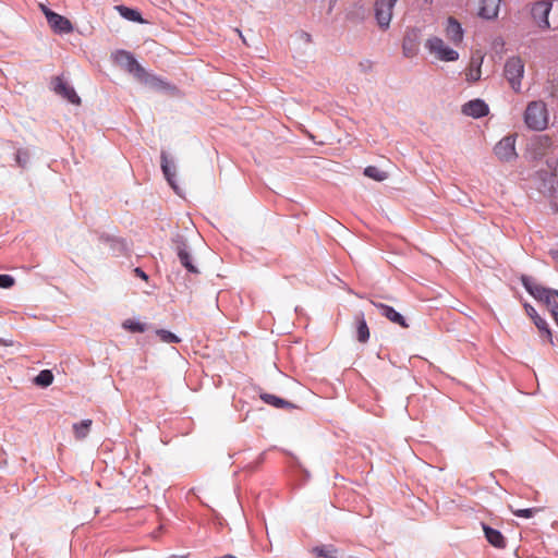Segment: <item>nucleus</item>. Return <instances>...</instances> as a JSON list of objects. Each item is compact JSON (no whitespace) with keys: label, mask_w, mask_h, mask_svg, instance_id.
I'll return each mask as SVG.
<instances>
[{"label":"nucleus","mask_w":558,"mask_h":558,"mask_svg":"<svg viewBox=\"0 0 558 558\" xmlns=\"http://www.w3.org/2000/svg\"><path fill=\"white\" fill-rule=\"evenodd\" d=\"M520 279L526 291L535 300L542 302L550 312V314H553L554 311H558V290L543 287L542 284L535 282L533 278L526 275H522Z\"/></svg>","instance_id":"f257e3e1"},{"label":"nucleus","mask_w":558,"mask_h":558,"mask_svg":"<svg viewBox=\"0 0 558 558\" xmlns=\"http://www.w3.org/2000/svg\"><path fill=\"white\" fill-rule=\"evenodd\" d=\"M525 125L534 131H544L549 124V112L543 100H534L527 104L524 114Z\"/></svg>","instance_id":"f03ea898"},{"label":"nucleus","mask_w":558,"mask_h":558,"mask_svg":"<svg viewBox=\"0 0 558 558\" xmlns=\"http://www.w3.org/2000/svg\"><path fill=\"white\" fill-rule=\"evenodd\" d=\"M525 62L520 56L509 57L504 65V75L508 81L510 87L519 93L521 90V83L524 76Z\"/></svg>","instance_id":"7ed1b4c3"},{"label":"nucleus","mask_w":558,"mask_h":558,"mask_svg":"<svg viewBox=\"0 0 558 558\" xmlns=\"http://www.w3.org/2000/svg\"><path fill=\"white\" fill-rule=\"evenodd\" d=\"M425 47L432 53L435 56L436 59L440 61H456L459 58V53L448 47L444 40L439 37H432L426 40Z\"/></svg>","instance_id":"20e7f679"},{"label":"nucleus","mask_w":558,"mask_h":558,"mask_svg":"<svg viewBox=\"0 0 558 558\" xmlns=\"http://www.w3.org/2000/svg\"><path fill=\"white\" fill-rule=\"evenodd\" d=\"M396 2L397 0H376L374 4L377 24L384 31L390 25Z\"/></svg>","instance_id":"39448f33"},{"label":"nucleus","mask_w":558,"mask_h":558,"mask_svg":"<svg viewBox=\"0 0 558 558\" xmlns=\"http://www.w3.org/2000/svg\"><path fill=\"white\" fill-rule=\"evenodd\" d=\"M551 10L550 0H538L531 5V16L541 29L550 27L548 15Z\"/></svg>","instance_id":"423d86ee"},{"label":"nucleus","mask_w":558,"mask_h":558,"mask_svg":"<svg viewBox=\"0 0 558 558\" xmlns=\"http://www.w3.org/2000/svg\"><path fill=\"white\" fill-rule=\"evenodd\" d=\"M494 153L501 161H510L517 157L515 136L508 135L501 138L494 147Z\"/></svg>","instance_id":"0eeeda50"},{"label":"nucleus","mask_w":558,"mask_h":558,"mask_svg":"<svg viewBox=\"0 0 558 558\" xmlns=\"http://www.w3.org/2000/svg\"><path fill=\"white\" fill-rule=\"evenodd\" d=\"M523 306L526 315L532 319L535 327L537 328L539 336L543 339H546L549 343H553V335L547 322L538 315L536 310L531 304L525 303Z\"/></svg>","instance_id":"6e6552de"},{"label":"nucleus","mask_w":558,"mask_h":558,"mask_svg":"<svg viewBox=\"0 0 558 558\" xmlns=\"http://www.w3.org/2000/svg\"><path fill=\"white\" fill-rule=\"evenodd\" d=\"M116 61L123 66L134 77L145 75V69L128 51H119L116 54Z\"/></svg>","instance_id":"1a4fd4ad"},{"label":"nucleus","mask_w":558,"mask_h":558,"mask_svg":"<svg viewBox=\"0 0 558 558\" xmlns=\"http://www.w3.org/2000/svg\"><path fill=\"white\" fill-rule=\"evenodd\" d=\"M46 19L50 25V27L60 34H69L73 31L72 23L64 16L53 12H46Z\"/></svg>","instance_id":"9d476101"},{"label":"nucleus","mask_w":558,"mask_h":558,"mask_svg":"<svg viewBox=\"0 0 558 558\" xmlns=\"http://www.w3.org/2000/svg\"><path fill=\"white\" fill-rule=\"evenodd\" d=\"M372 304L376 306L380 311L381 315L391 323L399 325L402 328L409 327V324L407 323L405 318L400 313H398L392 306L374 301H372Z\"/></svg>","instance_id":"9b49d317"},{"label":"nucleus","mask_w":558,"mask_h":558,"mask_svg":"<svg viewBox=\"0 0 558 558\" xmlns=\"http://www.w3.org/2000/svg\"><path fill=\"white\" fill-rule=\"evenodd\" d=\"M483 60L484 56L481 51H476L472 54L465 72V76L469 82H477L481 78Z\"/></svg>","instance_id":"f8f14e48"},{"label":"nucleus","mask_w":558,"mask_h":558,"mask_svg":"<svg viewBox=\"0 0 558 558\" xmlns=\"http://www.w3.org/2000/svg\"><path fill=\"white\" fill-rule=\"evenodd\" d=\"M501 0H478L477 14L486 20H494L498 16Z\"/></svg>","instance_id":"ddd939ff"},{"label":"nucleus","mask_w":558,"mask_h":558,"mask_svg":"<svg viewBox=\"0 0 558 558\" xmlns=\"http://www.w3.org/2000/svg\"><path fill=\"white\" fill-rule=\"evenodd\" d=\"M54 92L69 100L71 104L80 105L81 98L75 93L74 88L68 85L62 78L57 77L54 83Z\"/></svg>","instance_id":"4468645a"},{"label":"nucleus","mask_w":558,"mask_h":558,"mask_svg":"<svg viewBox=\"0 0 558 558\" xmlns=\"http://www.w3.org/2000/svg\"><path fill=\"white\" fill-rule=\"evenodd\" d=\"M462 112L469 117L482 118L488 113V106L481 99H474L463 105Z\"/></svg>","instance_id":"2eb2a0df"},{"label":"nucleus","mask_w":558,"mask_h":558,"mask_svg":"<svg viewBox=\"0 0 558 558\" xmlns=\"http://www.w3.org/2000/svg\"><path fill=\"white\" fill-rule=\"evenodd\" d=\"M446 36L453 44L458 45L463 39L461 24L453 17H449L446 26Z\"/></svg>","instance_id":"dca6fc26"},{"label":"nucleus","mask_w":558,"mask_h":558,"mask_svg":"<svg viewBox=\"0 0 558 558\" xmlns=\"http://www.w3.org/2000/svg\"><path fill=\"white\" fill-rule=\"evenodd\" d=\"M483 531L485 534V537L487 542L497 548H505L506 547V539L504 535L498 531L495 530L486 524H483Z\"/></svg>","instance_id":"f3484780"},{"label":"nucleus","mask_w":558,"mask_h":558,"mask_svg":"<svg viewBox=\"0 0 558 558\" xmlns=\"http://www.w3.org/2000/svg\"><path fill=\"white\" fill-rule=\"evenodd\" d=\"M356 325V339L361 343H366L369 339V328L364 318V314L360 313L354 317Z\"/></svg>","instance_id":"a211bd4d"},{"label":"nucleus","mask_w":558,"mask_h":558,"mask_svg":"<svg viewBox=\"0 0 558 558\" xmlns=\"http://www.w3.org/2000/svg\"><path fill=\"white\" fill-rule=\"evenodd\" d=\"M402 49H403V54L407 58H413L414 56H416V53L418 51V43H417L416 34H413L412 36L410 34H408L404 37L403 44H402Z\"/></svg>","instance_id":"6ab92c4d"},{"label":"nucleus","mask_w":558,"mask_h":558,"mask_svg":"<svg viewBox=\"0 0 558 558\" xmlns=\"http://www.w3.org/2000/svg\"><path fill=\"white\" fill-rule=\"evenodd\" d=\"M178 257L181 262V264L187 269V271L197 274V268L192 264L191 262V255L189 251L186 250L185 244H181L178 246Z\"/></svg>","instance_id":"aec40b11"},{"label":"nucleus","mask_w":558,"mask_h":558,"mask_svg":"<svg viewBox=\"0 0 558 558\" xmlns=\"http://www.w3.org/2000/svg\"><path fill=\"white\" fill-rule=\"evenodd\" d=\"M312 551L317 558H339V550L332 545L316 546Z\"/></svg>","instance_id":"412c9836"},{"label":"nucleus","mask_w":558,"mask_h":558,"mask_svg":"<svg viewBox=\"0 0 558 558\" xmlns=\"http://www.w3.org/2000/svg\"><path fill=\"white\" fill-rule=\"evenodd\" d=\"M161 169L162 172L168 181V183L171 185V187L178 193V186L174 183V170H172V167L168 160V157L165 153L161 154Z\"/></svg>","instance_id":"4be33fe9"},{"label":"nucleus","mask_w":558,"mask_h":558,"mask_svg":"<svg viewBox=\"0 0 558 558\" xmlns=\"http://www.w3.org/2000/svg\"><path fill=\"white\" fill-rule=\"evenodd\" d=\"M92 420H83L81 423L73 425V430L76 439H84L90 429Z\"/></svg>","instance_id":"5701e85b"},{"label":"nucleus","mask_w":558,"mask_h":558,"mask_svg":"<svg viewBox=\"0 0 558 558\" xmlns=\"http://www.w3.org/2000/svg\"><path fill=\"white\" fill-rule=\"evenodd\" d=\"M136 80H138L140 82L144 83V84H147L151 87H157V88H165L166 87V83L160 80L159 77L153 75V74H149L148 72L145 71V75L143 76H136L135 77Z\"/></svg>","instance_id":"b1692460"},{"label":"nucleus","mask_w":558,"mask_h":558,"mask_svg":"<svg viewBox=\"0 0 558 558\" xmlns=\"http://www.w3.org/2000/svg\"><path fill=\"white\" fill-rule=\"evenodd\" d=\"M260 399L267 403V404H270L275 408H278V409H282V408H286V407H289L290 403L275 395H271V393H262L260 395Z\"/></svg>","instance_id":"393cba45"},{"label":"nucleus","mask_w":558,"mask_h":558,"mask_svg":"<svg viewBox=\"0 0 558 558\" xmlns=\"http://www.w3.org/2000/svg\"><path fill=\"white\" fill-rule=\"evenodd\" d=\"M364 174L375 181L381 182L388 178L387 172L380 170L375 166H368L364 170Z\"/></svg>","instance_id":"a878e982"},{"label":"nucleus","mask_w":558,"mask_h":558,"mask_svg":"<svg viewBox=\"0 0 558 558\" xmlns=\"http://www.w3.org/2000/svg\"><path fill=\"white\" fill-rule=\"evenodd\" d=\"M117 10L120 12V14L130 20V21H133V22H142V17H141V14L140 12H137L136 10H133V9H130L128 7H124V5H119L117 7Z\"/></svg>","instance_id":"bb28decb"},{"label":"nucleus","mask_w":558,"mask_h":558,"mask_svg":"<svg viewBox=\"0 0 558 558\" xmlns=\"http://www.w3.org/2000/svg\"><path fill=\"white\" fill-rule=\"evenodd\" d=\"M534 144L542 150L541 154H545L553 146V140L548 135H539L535 138Z\"/></svg>","instance_id":"cd10ccee"},{"label":"nucleus","mask_w":558,"mask_h":558,"mask_svg":"<svg viewBox=\"0 0 558 558\" xmlns=\"http://www.w3.org/2000/svg\"><path fill=\"white\" fill-rule=\"evenodd\" d=\"M53 381V375L50 371H41L35 378V383L43 387H48Z\"/></svg>","instance_id":"c85d7f7f"},{"label":"nucleus","mask_w":558,"mask_h":558,"mask_svg":"<svg viewBox=\"0 0 558 558\" xmlns=\"http://www.w3.org/2000/svg\"><path fill=\"white\" fill-rule=\"evenodd\" d=\"M510 509L514 515L520 517V518H525V519L532 518L534 514H536L543 510V508H539V507L527 508V509H513L512 507H510Z\"/></svg>","instance_id":"c756f323"},{"label":"nucleus","mask_w":558,"mask_h":558,"mask_svg":"<svg viewBox=\"0 0 558 558\" xmlns=\"http://www.w3.org/2000/svg\"><path fill=\"white\" fill-rule=\"evenodd\" d=\"M123 328L131 332H144L146 330L145 324L133 319H126L123 322Z\"/></svg>","instance_id":"7c9ffc66"},{"label":"nucleus","mask_w":558,"mask_h":558,"mask_svg":"<svg viewBox=\"0 0 558 558\" xmlns=\"http://www.w3.org/2000/svg\"><path fill=\"white\" fill-rule=\"evenodd\" d=\"M156 333L162 342L177 343L180 341V339L174 333L165 329H159L156 331Z\"/></svg>","instance_id":"2f4dec72"},{"label":"nucleus","mask_w":558,"mask_h":558,"mask_svg":"<svg viewBox=\"0 0 558 558\" xmlns=\"http://www.w3.org/2000/svg\"><path fill=\"white\" fill-rule=\"evenodd\" d=\"M15 280L10 275H0V288L9 289L13 287Z\"/></svg>","instance_id":"473e14b6"},{"label":"nucleus","mask_w":558,"mask_h":558,"mask_svg":"<svg viewBox=\"0 0 558 558\" xmlns=\"http://www.w3.org/2000/svg\"><path fill=\"white\" fill-rule=\"evenodd\" d=\"M134 272L137 277H140L141 279L143 280H147L148 279V276L145 274V271H143L141 268H135L134 269Z\"/></svg>","instance_id":"72a5a7b5"},{"label":"nucleus","mask_w":558,"mask_h":558,"mask_svg":"<svg viewBox=\"0 0 558 558\" xmlns=\"http://www.w3.org/2000/svg\"><path fill=\"white\" fill-rule=\"evenodd\" d=\"M555 323L558 325V311H554V313L551 314Z\"/></svg>","instance_id":"f704fd0d"},{"label":"nucleus","mask_w":558,"mask_h":558,"mask_svg":"<svg viewBox=\"0 0 558 558\" xmlns=\"http://www.w3.org/2000/svg\"><path fill=\"white\" fill-rule=\"evenodd\" d=\"M555 323L558 325V311H554V313L551 314Z\"/></svg>","instance_id":"c9c22d12"},{"label":"nucleus","mask_w":558,"mask_h":558,"mask_svg":"<svg viewBox=\"0 0 558 558\" xmlns=\"http://www.w3.org/2000/svg\"><path fill=\"white\" fill-rule=\"evenodd\" d=\"M553 258L558 263V251L550 252Z\"/></svg>","instance_id":"e433bc0d"},{"label":"nucleus","mask_w":558,"mask_h":558,"mask_svg":"<svg viewBox=\"0 0 558 558\" xmlns=\"http://www.w3.org/2000/svg\"><path fill=\"white\" fill-rule=\"evenodd\" d=\"M40 8H41V11H43V13H44L45 15H46V12L51 11L50 9H48V8H47L46 5H44V4H40Z\"/></svg>","instance_id":"4c0bfd02"},{"label":"nucleus","mask_w":558,"mask_h":558,"mask_svg":"<svg viewBox=\"0 0 558 558\" xmlns=\"http://www.w3.org/2000/svg\"><path fill=\"white\" fill-rule=\"evenodd\" d=\"M169 558H186L185 556L171 555Z\"/></svg>","instance_id":"58836bf2"},{"label":"nucleus","mask_w":558,"mask_h":558,"mask_svg":"<svg viewBox=\"0 0 558 558\" xmlns=\"http://www.w3.org/2000/svg\"><path fill=\"white\" fill-rule=\"evenodd\" d=\"M221 558H236V557H234V556H232V555H226V556H223V557H221Z\"/></svg>","instance_id":"ea45409f"}]
</instances>
